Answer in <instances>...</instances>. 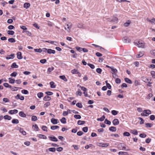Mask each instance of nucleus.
<instances>
[{
	"instance_id": "obj_11",
	"label": "nucleus",
	"mask_w": 155,
	"mask_h": 155,
	"mask_svg": "<svg viewBox=\"0 0 155 155\" xmlns=\"http://www.w3.org/2000/svg\"><path fill=\"white\" fill-rule=\"evenodd\" d=\"M47 53L49 54H54L55 52V51L54 50H52L51 49H48Z\"/></svg>"
},
{
	"instance_id": "obj_46",
	"label": "nucleus",
	"mask_w": 155,
	"mask_h": 155,
	"mask_svg": "<svg viewBox=\"0 0 155 155\" xmlns=\"http://www.w3.org/2000/svg\"><path fill=\"white\" fill-rule=\"evenodd\" d=\"M34 51L35 52L41 53L42 52L41 49V48H35Z\"/></svg>"
},
{
	"instance_id": "obj_50",
	"label": "nucleus",
	"mask_w": 155,
	"mask_h": 155,
	"mask_svg": "<svg viewBox=\"0 0 155 155\" xmlns=\"http://www.w3.org/2000/svg\"><path fill=\"white\" fill-rule=\"evenodd\" d=\"M130 21L128 20L127 22L124 23V25L125 27H127L130 24Z\"/></svg>"
},
{
	"instance_id": "obj_17",
	"label": "nucleus",
	"mask_w": 155,
	"mask_h": 155,
	"mask_svg": "<svg viewBox=\"0 0 155 155\" xmlns=\"http://www.w3.org/2000/svg\"><path fill=\"white\" fill-rule=\"evenodd\" d=\"M147 20L151 22L152 24H154L155 22V18H153L150 20L149 18H147Z\"/></svg>"
},
{
	"instance_id": "obj_58",
	"label": "nucleus",
	"mask_w": 155,
	"mask_h": 155,
	"mask_svg": "<svg viewBox=\"0 0 155 155\" xmlns=\"http://www.w3.org/2000/svg\"><path fill=\"white\" fill-rule=\"evenodd\" d=\"M145 126L147 127H152L153 125L150 123H147L145 124Z\"/></svg>"
},
{
	"instance_id": "obj_21",
	"label": "nucleus",
	"mask_w": 155,
	"mask_h": 155,
	"mask_svg": "<svg viewBox=\"0 0 155 155\" xmlns=\"http://www.w3.org/2000/svg\"><path fill=\"white\" fill-rule=\"evenodd\" d=\"M124 81L125 82L129 84L132 83V81L129 78H124Z\"/></svg>"
},
{
	"instance_id": "obj_41",
	"label": "nucleus",
	"mask_w": 155,
	"mask_h": 155,
	"mask_svg": "<svg viewBox=\"0 0 155 155\" xmlns=\"http://www.w3.org/2000/svg\"><path fill=\"white\" fill-rule=\"evenodd\" d=\"M8 80H9V82L11 84H13L15 82V79L12 78H8Z\"/></svg>"
},
{
	"instance_id": "obj_35",
	"label": "nucleus",
	"mask_w": 155,
	"mask_h": 155,
	"mask_svg": "<svg viewBox=\"0 0 155 155\" xmlns=\"http://www.w3.org/2000/svg\"><path fill=\"white\" fill-rule=\"evenodd\" d=\"M78 70L74 69L71 71V73L73 74H77L78 72Z\"/></svg>"
},
{
	"instance_id": "obj_1",
	"label": "nucleus",
	"mask_w": 155,
	"mask_h": 155,
	"mask_svg": "<svg viewBox=\"0 0 155 155\" xmlns=\"http://www.w3.org/2000/svg\"><path fill=\"white\" fill-rule=\"evenodd\" d=\"M125 146V145L124 144L120 143L118 144L117 147L119 150H128L126 149Z\"/></svg>"
},
{
	"instance_id": "obj_15",
	"label": "nucleus",
	"mask_w": 155,
	"mask_h": 155,
	"mask_svg": "<svg viewBox=\"0 0 155 155\" xmlns=\"http://www.w3.org/2000/svg\"><path fill=\"white\" fill-rule=\"evenodd\" d=\"M30 6V4L29 3L27 2L25 3L24 4V8L26 9L28 8Z\"/></svg>"
},
{
	"instance_id": "obj_24",
	"label": "nucleus",
	"mask_w": 155,
	"mask_h": 155,
	"mask_svg": "<svg viewBox=\"0 0 155 155\" xmlns=\"http://www.w3.org/2000/svg\"><path fill=\"white\" fill-rule=\"evenodd\" d=\"M54 83L53 81H51L50 82V87L51 88H54L56 87V85L54 84Z\"/></svg>"
},
{
	"instance_id": "obj_31",
	"label": "nucleus",
	"mask_w": 155,
	"mask_h": 155,
	"mask_svg": "<svg viewBox=\"0 0 155 155\" xmlns=\"http://www.w3.org/2000/svg\"><path fill=\"white\" fill-rule=\"evenodd\" d=\"M41 128L42 129V130L44 131H46V132L48 131V130H47L48 128L45 126H44V125L42 126L41 127Z\"/></svg>"
},
{
	"instance_id": "obj_9",
	"label": "nucleus",
	"mask_w": 155,
	"mask_h": 155,
	"mask_svg": "<svg viewBox=\"0 0 155 155\" xmlns=\"http://www.w3.org/2000/svg\"><path fill=\"white\" fill-rule=\"evenodd\" d=\"M18 112V110L16 109H14V110H10L8 111V113L10 114H16Z\"/></svg>"
},
{
	"instance_id": "obj_22",
	"label": "nucleus",
	"mask_w": 155,
	"mask_h": 155,
	"mask_svg": "<svg viewBox=\"0 0 155 155\" xmlns=\"http://www.w3.org/2000/svg\"><path fill=\"white\" fill-rule=\"evenodd\" d=\"M130 133L134 135H137L138 134V132L137 130H130Z\"/></svg>"
},
{
	"instance_id": "obj_8",
	"label": "nucleus",
	"mask_w": 155,
	"mask_h": 155,
	"mask_svg": "<svg viewBox=\"0 0 155 155\" xmlns=\"http://www.w3.org/2000/svg\"><path fill=\"white\" fill-rule=\"evenodd\" d=\"M113 124L114 126L118 125L119 124V122L117 119H114L112 121Z\"/></svg>"
},
{
	"instance_id": "obj_12",
	"label": "nucleus",
	"mask_w": 155,
	"mask_h": 155,
	"mask_svg": "<svg viewBox=\"0 0 155 155\" xmlns=\"http://www.w3.org/2000/svg\"><path fill=\"white\" fill-rule=\"evenodd\" d=\"M109 130L112 132H114L116 131L117 128L115 127L112 126L109 128Z\"/></svg>"
},
{
	"instance_id": "obj_32",
	"label": "nucleus",
	"mask_w": 155,
	"mask_h": 155,
	"mask_svg": "<svg viewBox=\"0 0 155 155\" xmlns=\"http://www.w3.org/2000/svg\"><path fill=\"white\" fill-rule=\"evenodd\" d=\"M21 92L22 94H27L29 93L28 91L27 90L25 89L22 90Z\"/></svg>"
},
{
	"instance_id": "obj_39",
	"label": "nucleus",
	"mask_w": 155,
	"mask_h": 155,
	"mask_svg": "<svg viewBox=\"0 0 155 155\" xmlns=\"http://www.w3.org/2000/svg\"><path fill=\"white\" fill-rule=\"evenodd\" d=\"M48 150L52 152H54L56 151V149L54 147H51L48 149Z\"/></svg>"
},
{
	"instance_id": "obj_52",
	"label": "nucleus",
	"mask_w": 155,
	"mask_h": 155,
	"mask_svg": "<svg viewBox=\"0 0 155 155\" xmlns=\"http://www.w3.org/2000/svg\"><path fill=\"white\" fill-rule=\"evenodd\" d=\"M102 71V70L101 69V68H97L96 69V71L97 72V73H98L99 74H101Z\"/></svg>"
},
{
	"instance_id": "obj_48",
	"label": "nucleus",
	"mask_w": 155,
	"mask_h": 155,
	"mask_svg": "<svg viewBox=\"0 0 155 155\" xmlns=\"http://www.w3.org/2000/svg\"><path fill=\"white\" fill-rule=\"evenodd\" d=\"M38 120L37 117L35 116H33L31 117V120L32 121H35Z\"/></svg>"
},
{
	"instance_id": "obj_5",
	"label": "nucleus",
	"mask_w": 155,
	"mask_h": 155,
	"mask_svg": "<svg viewBox=\"0 0 155 155\" xmlns=\"http://www.w3.org/2000/svg\"><path fill=\"white\" fill-rule=\"evenodd\" d=\"M48 138L51 141L57 142L58 141L57 138L53 136H49L48 137Z\"/></svg>"
},
{
	"instance_id": "obj_53",
	"label": "nucleus",
	"mask_w": 155,
	"mask_h": 155,
	"mask_svg": "<svg viewBox=\"0 0 155 155\" xmlns=\"http://www.w3.org/2000/svg\"><path fill=\"white\" fill-rule=\"evenodd\" d=\"M8 41L9 42L11 43L15 42V39L13 38H11L8 39Z\"/></svg>"
},
{
	"instance_id": "obj_34",
	"label": "nucleus",
	"mask_w": 155,
	"mask_h": 155,
	"mask_svg": "<svg viewBox=\"0 0 155 155\" xmlns=\"http://www.w3.org/2000/svg\"><path fill=\"white\" fill-rule=\"evenodd\" d=\"M37 96L39 98H41L43 96V93L42 92H39L37 94Z\"/></svg>"
},
{
	"instance_id": "obj_57",
	"label": "nucleus",
	"mask_w": 155,
	"mask_h": 155,
	"mask_svg": "<svg viewBox=\"0 0 155 155\" xmlns=\"http://www.w3.org/2000/svg\"><path fill=\"white\" fill-rule=\"evenodd\" d=\"M115 83L117 84H119L121 83V80L119 78H116L115 81Z\"/></svg>"
},
{
	"instance_id": "obj_7",
	"label": "nucleus",
	"mask_w": 155,
	"mask_h": 155,
	"mask_svg": "<svg viewBox=\"0 0 155 155\" xmlns=\"http://www.w3.org/2000/svg\"><path fill=\"white\" fill-rule=\"evenodd\" d=\"M51 122L53 124H56L59 123V121L57 119L53 118L51 119Z\"/></svg>"
},
{
	"instance_id": "obj_64",
	"label": "nucleus",
	"mask_w": 155,
	"mask_h": 155,
	"mask_svg": "<svg viewBox=\"0 0 155 155\" xmlns=\"http://www.w3.org/2000/svg\"><path fill=\"white\" fill-rule=\"evenodd\" d=\"M45 94L48 96H50L53 95V92L51 91H47L45 92Z\"/></svg>"
},
{
	"instance_id": "obj_59",
	"label": "nucleus",
	"mask_w": 155,
	"mask_h": 155,
	"mask_svg": "<svg viewBox=\"0 0 155 155\" xmlns=\"http://www.w3.org/2000/svg\"><path fill=\"white\" fill-rule=\"evenodd\" d=\"M150 74L152 77V78H155V71H151Z\"/></svg>"
},
{
	"instance_id": "obj_55",
	"label": "nucleus",
	"mask_w": 155,
	"mask_h": 155,
	"mask_svg": "<svg viewBox=\"0 0 155 155\" xmlns=\"http://www.w3.org/2000/svg\"><path fill=\"white\" fill-rule=\"evenodd\" d=\"M104 123L105 124H108V125H110L111 124V122L107 120V119H106Z\"/></svg>"
},
{
	"instance_id": "obj_6",
	"label": "nucleus",
	"mask_w": 155,
	"mask_h": 155,
	"mask_svg": "<svg viewBox=\"0 0 155 155\" xmlns=\"http://www.w3.org/2000/svg\"><path fill=\"white\" fill-rule=\"evenodd\" d=\"M123 41L124 43H129L130 42V40L127 37H124L123 39Z\"/></svg>"
},
{
	"instance_id": "obj_36",
	"label": "nucleus",
	"mask_w": 155,
	"mask_h": 155,
	"mask_svg": "<svg viewBox=\"0 0 155 155\" xmlns=\"http://www.w3.org/2000/svg\"><path fill=\"white\" fill-rule=\"evenodd\" d=\"M11 67L13 68H18V66L15 63H13L11 65Z\"/></svg>"
},
{
	"instance_id": "obj_18",
	"label": "nucleus",
	"mask_w": 155,
	"mask_h": 155,
	"mask_svg": "<svg viewBox=\"0 0 155 155\" xmlns=\"http://www.w3.org/2000/svg\"><path fill=\"white\" fill-rule=\"evenodd\" d=\"M85 123V121L84 120H79L78 121L77 124L78 125H81L84 124Z\"/></svg>"
},
{
	"instance_id": "obj_26",
	"label": "nucleus",
	"mask_w": 155,
	"mask_h": 155,
	"mask_svg": "<svg viewBox=\"0 0 155 155\" xmlns=\"http://www.w3.org/2000/svg\"><path fill=\"white\" fill-rule=\"evenodd\" d=\"M59 78L63 80L64 81H67L68 80L65 77L64 75H61L59 76Z\"/></svg>"
},
{
	"instance_id": "obj_45",
	"label": "nucleus",
	"mask_w": 155,
	"mask_h": 155,
	"mask_svg": "<svg viewBox=\"0 0 155 155\" xmlns=\"http://www.w3.org/2000/svg\"><path fill=\"white\" fill-rule=\"evenodd\" d=\"M7 34L11 35H13L14 34V32L13 31L8 30L7 32Z\"/></svg>"
},
{
	"instance_id": "obj_42",
	"label": "nucleus",
	"mask_w": 155,
	"mask_h": 155,
	"mask_svg": "<svg viewBox=\"0 0 155 155\" xmlns=\"http://www.w3.org/2000/svg\"><path fill=\"white\" fill-rule=\"evenodd\" d=\"M20 133H21L23 135H25L26 134V132L21 128H20Z\"/></svg>"
},
{
	"instance_id": "obj_43",
	"label": "nucleus",
	"mask_w": 155,
	"mask_h": 155,
	"mask_svg": "<svg viewBox=\"0 0 155 155\" xmlns=\"http://www.w3.org/2000/svg\"><path fill=\"white\" fill-rule=\"evenodd\" d=\"M143 81L146 83H148L149 84H151V83L149 81V80L147 78H144Z\"/></svg>"
},
{
	"instance_id": "obj_3",
	"label": "nucleus",
	"mask_w": 155,
	"mask_h": 155,
	"mask_svg": "<svg viewBox=\"0 0 155 155\" xmlns=\"http://www.w3.org/2000/svg\"><path fill=\"white\" fill-rule=\"evenodd\" d=\"M134 44L138 46L139 47L143 48V43L140 41H137L134 42Z\"/></svg>"
},
{
	"instance_id": "obj_61",
	"label": "nucleus",
	"mask_w": 155,
	"mask_h": 155,
	"mask_svg": "<svg viewBox=\"0 0 155 155\" xmlns=\"http://www.w3.org/2000/svg\"><path fill=\"white\" fill-rule=\"evenodd\" d=\"M19 87H11V89L13 91H16L18 90Z\"/></svg>"
},
{
	"instance_id": "obj_33",
	"label": "nucleus",
	"mask_w": 155,
	"mask_h": 155,
	"mask_svg": "<svg viewBox=\"0 0 155 155\" xmlns=\"http://www.w3.org/2000/svg\"><path fill=\"white\" fill-rule=\"evenodd\" d=\"M119 155H128V153L127 152L122 151L119 152L118 153Z\"/></svg>"
},
{
	"instance_id": "obj_16",
	"label": "nucleus",
	"mask_w": 155,
	"mask_h": 155,
	"mask_svg": "<svg viewBox=\"0 0 155 155\" xmlns=\"http://www.w3.org/2000/svg\"><path fill=\"white\" fill-rule=\"evenodd\" d=\"M51 98L48 96L46 95L43 98V100L44 101H50L51 100Z\"/></svg>"
},
{
	"instance_id": "obj_10",
	"label": "nucleus",
	"mask_w": 155,
	"mask_h": 155,
	"mask_svg": "<svg viewBox=\"0 0 155 155\" xmlns=\"http://www.w3.org/2000/svg\"><path fill=\"white\" fill-rule=\"evenodd\" d=\"M37 137L43 139H46L47 138V137L46 136L41 134H38L37 135Z\"/></svg>"
},
{
	"instance_id": "obj_37",
	"label": "nucleus",
	"mask_w": 155,
	"mask_h": 155,
	"mask_svg": "<svg viewBox=\"0 0 155 155\" xmlns=\"http://www.w3.org/2000/svg\"><path fill=\"white\" fill-rule=\"evenodd\" d=\"M118 112L114 110H113L111 111V113L112 114L114 115H117L118 113Z\"/></svg>"
},
{
	"instance_id": "obj_27",
	"label": "nucleus",
	"mask_w": 155,
	"mask_h": 155,
	"mask_svg": "<svg viewBox=\"0 0 155 155\" xmlns=\"http://www.w3.org/2000/svg\"><path fill=\"white\" fill-rule=\"evenodd\" d=\"M105 116L104 115H103L102 116L101 118H98L97 119V121H103L104 120L105 118Z\"/></svg>"
},
{
	"instance_id": "obj_25",
	"label": "nucleus",
	"mask_w": 155,
	"mask_h": 155,
	"mask_svg": "<svg viewBox=\"0 0 155 155\" xmlns=\"http://www.w3.org/2000/svg\"><path fill=\"white\" fill-rule=\"evenodd\" d=\"M143 54L144 53L143 51L140 52L139 54H137L136 55V57L137 58H140L143 56Z\"/></svg>"
},
{
	"instance_id": "obj_51",
	"label": "nucleus",
	"mask_w": 155,
	"mask_h": 155,
	"mask_svg": "<svg viewBox=\"0 0 155 155\" xmlns=\"http://www.w3.org/2000/svg\"><path fill=\"white\" fill-rule=\"evenodd\" d=\"M74 117L77 119H80L81 118V116L79 115H74Z\"/></svg>"
},
{
	"instance_id": "obj_19",
	"label": "nucleus",
	"mask_w": 155,
	"mask_h": 155,
	"mask_svg": "<svg viewBox=\"0 0 155 155\" xmlns=\"http://www.w3.org/2000/svg\"><path fill=\"white\" fill-rule=\"evenodd\" d=\"M32 128L33 129H34L35 131H38L39 130V128L36 124H35L34 125H33L32 126Z\"/></svg>"
},
{
	"instance_id": "obj_47",
	"label": "nucleus",
	"mask_w": 155,
	"mask_h": 155,
	"mask_svg": "<svg viewBox=\"0 0 155 155\" xmlns=\"http://www.w3.org/2000/svg\"><path fill=\"white\" fill-rule=\"evenodd\" d=\"M78 86H79L81 88V90L84 91H87V89L84 87H82L79 84L78 85Z\"/></svg>"
},
{
	"instance_id": "obj_14",
	"label": "nucleus",
	"mask_w": 155,
	"mask_h": 155,
	"mask_svg": "<svg viewBox=\"0 0 155 155\" xmlns=\"http://www.w3.org/2000/svg\"><path fill=\"white\" fill-rule=\"evenodd\" d=\"M99 145H98L99 146L102 147H107L109 144L107 143H99Z\"/></svg>"
},
{
	"instance_id": "obj_23",
	"label": "nucleus",
	"mask_w": 155,
	"mask_h": 155,
	"mask_svg": "<svg viewBox=\"0 0 155 155\" xmlns=\"http://www.w3.org/2000/svg\"><path fill=\"white\" fill-rule=\"evenodd\" d=\"M61 122L63 124H65L66 123V119L65 117H62L60 120Z\"/></svg>"
},
{
	"instance_id": "obj_29",
	"label": "nucleus",
	"mask_w": 155,
	"mask_h": 155,
	"mask_svg": "<svg viewBox=\"0 0 155 155\" xmlns=\"http://www.w3.org/2000/svg\"><path fill=\"white\" fill-rule=\"evenodd\" d=\"M59 127L58 126L53 125L51 127V129L52 130H54L57 129Z\"/></svg>"
},
{
	"instance_id": "obj_4",
	"label": "nucleus",
	"mask_w": 155,
	"mask_h": 155,
	"mask_svg": "<svg viewBox=\"0 0 155 155\" xmlns=\"http://www.w3.org/2000/svg\"><path fill=\"white\" fill-rule=\"evenodd\" d=\"M107 21H110V22H116L117 21L118 18L117 17L114 16L113 17L112 19V20L110 19L109 18L107 19Z\"/></svg>"
},
{
	"instance_id": "obj_38",
	"label": "nucleus",
	"mask_w": 155,
	"mask_h": 155,
	"mask_svg": "<svg viewBox=\"0 0 155 155\" xmlns=\"http://www.w3.org/2000/svg\"><path fill=\"white\" fill-rule=\"evenodd\" d=\"M76 94L77 95H79L81 96L82 94V93L80 89H78V91L76 92Z\"/></svg>"
},
{
	"instance_id": "obj_40",
	"label": "nucleus",
	"mask_w": 155,
	"mask_h": 155,
	"mask_svg": "<svg viewBox=\"0 0 155 155\" xmlns=\"http://www.w3.org/2000/svg\"><path fill=\"white\" fill-rule=\"evenodd\" d=\"M54 68L53 67H49L48 69V72L50 73L53 70H54Z\"/></svg>"
},
{
	"instance_id": "obj_30",
	"label": "nucleus",
	"mask_w": 155,
	"mask_h": 155,
	"mask_svg": "<svg viewBox=\"0 0 155 155\" xmlns=\"http://www.w3.org/2000/svg\"><path fill=\"white\" fill-rule=\"evenodd\" d=\"M12 123L13 124H17L19 123V121L18 119H13L12 120Z\"/></svg>"
},
{
	"instance_id": "obj_60",
	"label": "nucleus",
	"mask_w": 155,
	"mask_h": 155,
	"mask_svg": "<svg viewBox=\"0 0 155 155\" xmlns=\"http://www.w3.org/2000/svg\"><path fill=\"white\" fill-rule=\"evenodd\" d=\"M50 104V103L49 102H47L44 104V107H47Z\"/></svg>"
},
{
	"instance_id": "obj_13",
	"label": "nucleus",
	"mask_w": 155,
	"mask_h": 155,
	"mask_svg": "<svg viewBox=\"0 0 155 155\" xmlns=\"http://www.w3.org/2000/svg\"><path fill=\"white\" fill-rule=\"evenodd\" d=\"M15 56V55L14 54H11L8 55L7 57H6V58L7 59H13L14 58Z\"/></svg>"
},
{
	"instance_id": "obj_20",
	"label": "nucleus",
	"mask_w": 155,
	"mask_h": 155,
	"mask_svg": "<svg viewBox=\"0 0 155 155\" xmlns=\"http://www.w3.org/2000/svg\"><path fill=\"white\" fill-rule=\"evenodd\" d=\"M112 74H117V70L116 68H114L113 67L111 69Z\"/></svg>"
},
{
	"instance_id": "obj_49",
	"label": "nucleus",
	"mask_w": 155,
	"mask_h": 155,
	"mask_svg": "<svg viewBox=\"0 0 155 155\" xmlns=\"http://www.w3.org/2000/svg\"><path fill=\"white\" fill-rule=\"evenodd\" d=\"M20 116L22 117H26V115L23 112L20 111Z\"/></svg>"
},
{
	"instance_id": "obj_28",
	"label": "nucleus",
	"mask_w": 155,
	"mask_h": 155,
	"mask_svg": "<svg viewBox=\"0 0 155 155\" xmlns=\"http://www.w3.org/2000/svg\"><path fill=\"white\" fill-rule=\"evenodd\" d=\"M4 118L5 119L8 120H10L12 119V117L8 115H5L4 116Z\"/></svg>"
},
{
	"instance_id": "obj_56",
	"label": "nucleus",
	"mask_w": 155,
	"mask_h": 155,
	"mask_svg": "<svg viewBox=\"0 0 155 155\" xmlns=\"http://www.w3.org/2000/svg\"><path fill=\"white\" fill-rule=\"evenodd\" d=\"M138 119L140 120V124H142L144 123V120L141 117H139Z\"/></svg>"
},
{
	"instance_id": "obj_54",
	"label": "nucleus",
	"mask_w": 155,
	"mask_h": 155,
	"mask_svg": "<svg viewBox=\"0 0 155 155\" xmlns=\"http://www.w3.org/2000/svg\"><path fill=\"white\" fill-rule=\"evenodd\" d=\"M123 135L124 136L129 137L130 135V134L128 132H125L124 133Z\"/></svg>"
},
{
	"instance_id": "obj_2",
	"label": "nucleus",
	"mask_w": 155,
	"mask_h": 155,
	"mask_svg": "<svg viewBox=\"0 0 155 155\" xmlns=\"http://www.w3.org/2000/svg\"><path fill=\"white\" fill-rule=\"evenodd\" d=\"M151 114V111L150 110H144L143 111V113L141 114V115L142 116L147 117Z\"/></svg>"
},
{
	"instance_id": "obj_62",
	"label": "nucleus",
	"mask_w": 155,
	"mask_h": 155,
	"mask_svg": "<svg viewBox=\"0 0 155 155\" xmlns=\"http://www.w3.org/2000/svg\"><path fill=\"white\" fill-rule=\"evenodd\" d=\"M140 137L142 138H144L146 137L147 135L145 134H141L139 135Z\"/></svg>"
},
{
	"instance_id": "obj_63",
	"label": "nucleus",
	"mask_w": 155,
	"mask_h": 155,
	"mask_svg": "<svg viewBox=\"0 0 155 155\" xmlns=\"http://www.w3.org/2000/svg\"><path fill=\"white\" fill-rule=\"evenodd\" d=\"M87 64L91 69H93L95 68V66H94V65L93 64H91L90 63H87Z\"/></svg>"
},
{
	"instance_id": "obj_44",
	"label": "nucleus",
	"mask_w": 155,
	"mask_h": 155,
	"mask_svg": "<svg viewBox=\"0 0 155 155\" xmlns=\"http://www.w3.org/2000/svg\"><path fill=\"white\" fill-rule=\"evenodd\" d=\"M76 106L80 108H82V105L81 103H78L76 104Z\"/></svg>"
}]
</instances>
